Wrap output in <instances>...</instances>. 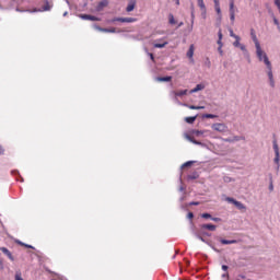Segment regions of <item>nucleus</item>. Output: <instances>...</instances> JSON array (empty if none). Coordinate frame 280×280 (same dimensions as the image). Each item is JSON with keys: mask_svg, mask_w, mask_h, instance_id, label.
I'll return each mask as SVG.
<instances>
[{"mask_svg": "<svg viewBox=\"0 0 280 280\" xmlns=\"http://www.w3.org/2000/svg\"><path fill=\"white\" fill-rule=\"evenodd\" d=\"M265 65L268 69L267 75L269 78V84L272 89H275V77L272 74V63L270 62V59H268V57H265Z\"/></svg>", "mask_w": 280, "mask_h": 280, "instance_id": "1", "label": "nucleus"}, {"mask_svg": "<svg viewBox=\"0 0 280 280\" xmlns=\"http://www.w3.org/2000/svg\"><path fill=\"white\" fill-rule=\"evenodd\" d=\"M225 200L226 202H231L233 206L237 207L240 211H246V206H244V203H242L241 201H237L232 197H226Z\"/></svg>", "mask_w": 280, "mask_h": 280, "instance_id": "2", "label": "nucleus"}, {"mask_svg": "<svg viewBox=\"0 0 280 280\" xmlns=\"http://www.w3.org/2000/svg\"><path fill=\"white\" fill-rule=\"evenodd\" d=\"M250 36H252V40L255 44L256 49H258V54H261V45L259 44V39H257V34H255L254 28L250 30Z\"/></svg>", "mask_w": 280, "mask_h": 280, "instance_id": "3", "label": "nucleus"}, {"mask_svg": "<svg viewBox=\"0 0 280 280\" xmlns=\"http://www.w3.org/2000/svg\"><path fill=\"white\" fill-rule=\"evenodd\" d=\"M116 21L119 23H137V19L135 18H115L110 21V23H115Z\"/></svg>", "mask_w": 280, "mask_h": 280, "instance_id": "4", "label": "nucleus"}, {"mask_svg": "<svg viewBox=\"0 0 280 280\" xmlns=\"http://www.w3.org/2000/svg\"><path fill=\"white\" fill-rule=\"evenodd\" d=\"M256 56L260 62L266 63V58H268V55H266V52L261 49V47H260V52H259V49L256 48Z\"/></svg>", "mask_w": 280, "mask_h": 280, "instance_id": "5", "label": "nucleus"}, {"mask_svg": "<svg viewBox=\"0 0 280 280\" xmlns=\"http://www.w3.org/2000/svg\"><path fill=\"white\" fill-rule=\"evenodd\" d=\"M212 130H215L217 132H224V130H226V126H224V124H213L212 125Z\"/></svg>", "mask_w": 280, "mask_h": 280, "instance_id": "6", "label": "nucleus"}, {"mask_svg": "<svg viewBox=\"0 0 280 280\" xmlns=\"http://www.w3.org/2000/svg\"><path fill=\"white\" fill-rule=\"evenodd\" d=\"M135 8H137V0H130L126 8V12H132Z\"/></svg>", "mask_w": 280, "mask_h": 280, "instance_id": "7", "label": "nucleus"}, {"mask_svg": "<svg viewBox=\"0 0 280 280\" xmlns=\"http://www.w3.org/2000/svg\"><path fill=\"white\" fill-rule=\"evenodd\" d=\"M0 250H1L4 255H7V257H9V259H10L11 261H14V256H12V253L10 252L9 248H7V247H0Z\"/></svg>", "mask_w": 280, "mask_h": 280, "instance_id": "8", "label": "nucleus"}, {"mask_svg": "<svg viewBox=\"0 0 280 280\" xmlns=\"http://www.w3.org/2000/svg\"><path fill=\"white\" fill-rule=\"evenodd\" d=\"M201 229L206 231H215L217 226L214 224H202Z\"/></svg>", "mask_w": 280, "mask_h": 280, "instance_id": "9", "label": "nucleus"}, {"mask_svg": "<svg viewBox=\"0 0 280 280\" xmlns=\"http://www.w3.org/2000/svg\"><path fill=\"white\" fill-rule=\"evenodd\" d=\"M52 5L49 3V1H45V5L42 8V12H49L51 10Z\"/></svg>", "mask_w": 280, "mask_h": 280, "instance_id": "10", "label": "nucleus"}, {"mask_svg": "<svg viewBox=\"0 0 280 280\" xmlns=\"http://www.w3.org/2000/svg\"><path fill=\"white\" fill-rule=\"evenodd\" d=\"M187 58H189L190 60H194V45H190L187 51Z\"/></svg>", "mask_w": 280, "mask_h": 280, "instance_id": "11", "label": "nucleus"}, {"mask_svg": "<svg viewBox=\"0 0 280 280\" xmlns=\"http://www.w3.org/2000/svg\"><path fill=\"white\" fill-rule=\"evenodd\" d=\"M158 82H172V77H158Z\"/></svg>", "mask_w": 280, "mask_h": 280, "instance_id": "12", "label": "nucleus"}, {"mask_svg": "<svg viewBox=\"0 0 280 280\" xmlns=\"http://www.w3.org/2000/svg\"><path fill=\"white\" fill-rule=\"evenodd\" d=\"M203 84H197L195 89L190 90V93H198V91H203Z\"/></svg>", "mask_w": 280, "mask_h": 280, "instance_id": "13", "label": "nucleus"}, {"mask_svg": "<svg viewBox=\"0 0 280 280\" xmlns=\"http://www.w3.org/2000/svg\"><path fill=\"white\" fill-rule=\"evenodd\" d=\"M220 243L223 244V245H226V244H237V241L236 240H224V238H220Z\"/></svg>", "mask_w": 280, "mask_h": 280, "instance_id": "14", "label": "nucleus"}, {"mask_svg": "<svg viewBox=\"0 0 280 280\" xmlns=\"http://www.w3.org/2000/svg\"><path fill=\"white\" fill-rule=\"evenodd\" d=\"M166 45H167V42L155 43L153 44V47H155V49H163V47H165Z\"/></svg>", "mask_w": 280, "mask_h": 280, "instance_id": "15", "label": "nucleus"}, {"mask_svg": "<svg viewBox=\"0 0 280 280\" xmlns=\"http://www.w3.org/2000/svg\"><path fill=\"white\" fill-rule=\"evenodd\" d=\"M168 23L170 25H176V20L174 19V14H168Z\"/></svg>", "mask_w": 280, "mask_h": 280, "instance_id": "16", "label": "nucleus"}, {"mask_svg": "<svg viewBox=\"0 0 280 280\" xmlns=\"http://www.w3.org/2000/svg\"><path fill=\"white\" fill-rule=\"evenodd\" d=\"M197 116H190V117H186L185 121L186 124H194V121H196Z\"/></svg>", "mask_w": 280, "mask_h": 280, "instance_id": "17", "label": "nucleus"}, {"mask_svg": "<svg viewBox=\"0 0 280 280\" xmlns=\"http://www.w3.org/2000/svg\"><path fill=\"white\" fill-rule=\"evenodd\" d=\"M176 97H183V95H187V90H180L175 92Z\"/></svg>", "mask_w": 280, "mask_h": 280, "instance_id": "18", "label": "nucleus"}, {"mask_svg": "<svg viewBox=\"0 0 280 280\" xmlns=\"http://www.w3.org/2000/svg\"><path fill=\"white\" fill-rule=\"evenodd\" d=\"M188 108L190 110H202V109H205V106L190 105V106H188Z\"/></svg>", "mask_w": 280, "mask_h": 280, "instance_id": "19", "label": "nucleus"}, {"mask_svg": "<svg viewBox=\"0 0 280 280\" xmlns=\"http://www.w3.org/2000/svg\"><path fill=\"white\" fill-rule=\"evenodd\" d=\"M273 151L275 154H279V144L277 143V140H273Z\"/></svg>", "mask_w": 280, "mask_h": 280, "instance_id": "20", "label": "nucleus"}, {"mask_svg": "<svg viewBox=\"0 0 280 280\" xmlns=\"http://www.w3.org/2000/svg\"><path fill=\"white\" fill-rule=\"evenodd\" d=\"M215 8V12L219 16H222V10L220 9V3H217Z\"/></svg>", "mask_w": 280, "mask_h": 280, "instance_id": "21", "label": "nucleus"}, {"mask_svg": "<svg viewBox=\"0 0 280 280\" xmlns=\"http://www.w3.org/2000/svg\"><path fill=\"white\" fill-rule=\"evenodd\" d=\"M235 12V1L230 2V13Z\"/></svg>", "mask_w": 280, "mask_h": 280, "instance_id": "22", "label": "nucleus"}, {"mask_svg": "<svg viewBox=\"0 0 280 280\" xmlns=\"http://www.w3.org/2000/svg\"><path fill=\"white\" fill-rule=\"evenodd\" d=\"M275 163L277 164V170H279V161H280V154L277 153L276 156H275Z\"/></svg>", "mask_w": 280, "mask_h": 280, "instance_id": "23", "label": "nucleus"}, {"mask_svg": "<svg viewBox=\"0 0 280 280\" xmlns=\"http://www.w3.org/2000/svg\"><path fill=\"white\" fill-rule=\"evenodd\" d=\"M203 117H205L206 119H215V117H218V116H215V115H213V114H205Z\"/></svg>", "mask_w": 280, "mask_h": 280, "instance_id": "24", "label": "nucleus"}, {"mask_svg": "<svg viewBox=\"0 0 280 280\" xmlns=\"http://www.w3.org/2000/svg\"><path fill=\"white\" fill-rule=\"evenodd\" d=\"M197 3L201 10H205V0H197Z\"/></svg>", "mask_w": 280, "mask_h": 280, "instance_id": "25", "label": "nucleus"}, {"mask_svg": "<svg viewBox=\"0 0 280 280\" xmlns=\"http://www.w3.org/2000/svg\"><path fill=\"white\" fill-rule=\"evenodd\" d=\"M218 36H219L218 45H222V30L219 31Z\"/></svg>", "mask_w": 280, "mask_h": 280, "instance_id": "26", "label": "nucleus"}, {"mask_svg": "<svg viewBox=\"0 0 280 280\" xmlns=\"http://www.w3.org/2000/svg\"><path fill=\"white\" fill-rule=\"evenodd\" d=\"M106 5H108V2H107L106 0L101 1V2L98 3V8H106Z\"/></svg>", "mask_w": 280, "mask_h": 280, "instance_id": "27", "label": "nucleus"}, {"mask_svg": "<svg viewBox=\"0 0 280 280\" xmlns=\"http://www.w3.org/2000/svg\"><path fill=\"white\" fill-rule=\"evenodd\" d=\"M88 21H101V19L94 15H89Z\"/></svg>", "mask_w": 280, "mask_h": 280, "instance_id": "28", "label": "nucleus"}, {"mask_svg": "<svg viewBox=\"0 0 280 280\" xmlns=\"http://www.w3.org/2000/svg\"><path fill=\"white\" fill-rule=\"evenodd\" d=\"M241 38L235 37V42L233 43L234 47H240L242 44H240Z\"/></svg>", "mask_w": 280, "mask_h": 280, "instance_id": "29", "label": "nucleus"}, {"mask_svg": "<svg viewBox=\"0 0 280 280\" xmlns=\"http://www.w3.org/2000/svg\"><path fill=\"white\" fill-rule=\"evenodd\" d=\"M89 14H80L79 19H82L83 21H89Z\"/></svg>", "mask_w": 280, "mask_h": 280, "instance_id": "30", "label": "nucleus"}, {"mask_svg": "<svg viewBox=\"0 0 280 280\" xmlns=\"http://www.w3.org/2000/svg\"><path fill=\"white\" fill-rule=\"evenodd\" d=\"M191 165H194V162L188 161V162L184 163V164L182 165V167H191Z\"/></svg>", "mask_w": 280, "mask_h": 280, "instance_id": "31", "label": "nucleus"}, {"mask_svg": "<svg viewBox=\"0 0 280 280\" xmlns=\"http://www.w3.org/2000/svg\"><path fill=\"white\" fill-rule=\"evenodd\" d=\"M230 21L233 23H235V12L230 13Z\"/></svg>", "mask_w": 280, "mask_h": 280, "instance_id": "32", "label": "nucleus"}, {"mask_svg": "<svg viewBox=\"0 0 280 280\" xmlns=\"http://www.w3.org/2000/svg\"><path fill=\"white\" fill-rule=\"evenodd\" d=\"M192 135H196V137H200V135H205V132L200 130H192Z\"/></svg>", "mask_w": 280, "mask_h": 280, "instance_id": "33", "label": "nucleus"}, {"mask_svg": "<svg viewBox=\"0 0 280 280\" xmlns=\"http://www.w3.org/2000/svg\"><path fill=\"white\" fill-rule=\"evenodd\" d=\"M201 218H203L205 220H209L211 218L210 213H202Z\"/></svg>", "mask_w": 280, "mask_h": 280, "instance_id": "34", "label": "nucleus"}, {"mask_svg": "<svg viewBox=\"0 0 280 280\" xmlns=\"http://www.w3.org/2000/svg\"><path fill=\"white\" fill-rule=\"evenodd\" d=\"M15 280H23V276L21 275V272L15 273Z\"/></svg>", "mask_w": 280, "mask_h": 280, "instance_id": "35", "label": "nucleus"}, {"mask_svg": "<svg viewBox=\"0 0 280 280\" xmlns=\"http://www.w3.org/2000/svg\"><path fill=\"white\" fill-rule=\"evenodd\" d=\"M117 30L115 27L108 28L107 34H115Z\"/></svg>", "mask_w": 280, "mask_h": 280, "instance_id": "36", "label": "nucleus"}, {"mask_svg": "<svg viewBox=\"0 0 280 280\" xmlns=\"http://www.w3.org/2000/svg\"><path fill=\"white\" fill-rule=\"evenodd\" d=\"M96 30H98V32H105L108 34V28H102L100 26H96Z\"/></svg>", "mask_w": 280, "mask_h": 280, "instance_id": "37", "label": "nucleus"}, {"mask_svg": "<svg viewBox=\"0 0 280 280\" xmlns=\"http://www.w3.org/2000/svg\"><path fill=\"white\" fill-rule=\"evenodd\" d=\"M186 139H187V141H190V143H192V141L195 140L194 137H191L189 135L186 136Z\"/></svg>", "mask_w": 280, "mask_h": 280, "instance_id": "38", "label": "nucleus"}, {"mask_svg": "<svg viewBox=\"0 0 280 280\" xmlns=\"http://www.w3.org/2000/svg\"><path fill=\"white\" fill-rule=\"evenodd\" d=\"M230 36H231L232 38L238 37L237 35H235V33H233V30H230Z\"/></svg>", "mask_w": 280, "mask_h": 280, "instance_id": "39", "label": "nucleus"}, {"mask_svg": "<svg viewBox=\"0 0 280 280\" xmlns=\"http://www.w3.org/2000/svg\"><path fill=\"white\" fill-rule=\"evenodd\" d=\"M211 220H212L213 222H222V219H220V218H211Z\"/></svg>", "mask_w": 280, "mask_h": 280, "instance_id": "40", "label": "nucleus"}, {"mask_svg": "<svg viewBox=\"0 0 280 280\" xmlns=\"http://www.w3.org/2000/svg\"><path fill=\"white\" fill-rule=\"evenodd\" d=\"M192 143L195 144V145H201V142L200 141H198V140H192Z\"/></svg>", "mask_w": 280, "mask_h": 280, "instance_id": "41", "label": "nucleus"}, {"mask_svg": "<svg viewBox=\"0 0 280 280\" xmlns=\"http://www.w3.org/2000/svg\"><path fill=\"white\" fill-rule=\"evenodd\" d=\"M275 3L277 5L278 10H280V0H275Z\"/></svg>", "mask_w": 280, "mask_h": 280, "instance_id": "42", "label": "nucleus"}, {"mask_svg": "<svg viewBox=\"0 0 280 280\" xmlns=\"http://www.w3.org/2000/svg\"><path fill=\"white\" fill-rule=\"evenodd\" d=\"M222 270H224L225 272H226V270H229V266H226V265H222Z\"/></svg>", "mask_w": 280, "mask_h": 280, "instance_id": "43", "label": "nucleus"}, {"mask_svg": "<svg viewBox=\"0 0 280 280\" xmlns=\"http://www.w3.org/2000/svg\"><path fill=\"white\" fill-rule=\"evenodd\" d=\"M24 248H32V249H34V246L27 245V244L24 243Z\"/></svg>", "mask_w": 280, "mask_h": 280, "instance_id": "44", "label": "nucleus"}, {"mask_svg": "<svg viewBox=\"0 0 280 280\" xmlns=\"http://www.w3.org/2000/svg\"><path fill=\"white\" fill-rule=\"evenodd\" d=\"M238 47L242 49V51H246V46L241 45V46H238Z\"/></svg>", "mask_w": 280, "mask_h": 280, "instance_id": "45", "label": "nucleus"}, {"mask_svg": "<svg viewBox=\"0 0 280 280\" xmlns=\"http://www.w3.org/2000/svg\"><path fill=\"white\" fill-rule=\"evenodd\" d=\"M269 189H270V191L275 190V186L272 185V183L269 185Z\"/></svg>", "mask_w": 280, "mask_h": 280, "instance_id": "46", "label": "nucleus"}, {"mask_svg": "<svg viewBox=\"0 0 280 280\" xmlns=\"http://www.w3.org/2000/svg\"><path fill=\"white\" fill-rule=\"evenodd\" d=\"M190 205H194L195 207H198V205H200V202L195 201V202H190Z\"/></svg>", "mask_w": 280, "mask_h": 280, "instance_id": "47", "label": "nucleus"}, {"mask_svg": "<svg viewBox=\"0 0 280 280\" xmlns=\"http://www.w3.org/2000/svg\"><path fill=\"white\" fill-rule=\"evenodd\" d=\"M273 23H275V25H279V20L275 19Z\"/></svg>", "mask_w": 280, "mask_h": 280, "instance_id": "48", "label": "nucleus"}, {"mask_svg": "<svg viewBox=\"0 0 280 280\" xmlns=\"http://www.w3.org/2000/svg\"><path fill=\"white\" fill-rule=\"evenodd\" d=\"M18 244H19L20 246H25V243H23V242H21V241H19Z\"/></svg>", "mask_w": 280, "mask_h": 280, "instance_id": "49", "label": "nucleus"}, {"mask_svg": "<svg viewBox=\"0 0 280 280\" xmlns=\"http://www.w3.org/2000/svg\"><path fill=\"white\" fill-rule=\"evenodd\" d=\"M218 3H220V0H214V7H217Z\"/></svg>", "mask_w": 280, "mask_h": 280, "instance_id": "50", "label": "nucleus"}, {"mask_svg": "<svg viewBox=\"0 0 280 280\" xmlns=\"http://www.w3.org/2000/svg\"><path fill=\"white\" fill-rule=\"evenodd\" d=\"M176 5H180V0H175Z\"/></svg>", "mask_w": 280, "mask_h": 280, "instance_id": "51", "label": "nucleus"}, {"mask_svg": "<svg viewBox=\"0 0 280 280\" xmlns=\"http://www.w3.org/2000/svg\"><path fill=\"white\" fill-rule=\"evenodd\" d=\"M219 45H220L219 51H220V54H222V44H219Z\"/></svg>", "mask_w": 280, "mask_h": 280, "instance_id": "52", "label": "nucleus"}, {"mask_svg": "<svg viewBox=\"0 0 280 280\" xmlns=\"http://www.w3.org/2000/svg\"><path fill=\"white\" fill-rule=\"evenodd\" d=\"M188 218H194V213L192 212H190V213H188Z\"/></svg>", "mask_w": 280, "mask_h": 280, "instance_id": "53", "label": "nucleus"}, {"mask_svg": "<svg viewBox=\"0 0 280 280\" xmlns=\"http://www.w3.org/2000/svg\"><path fill=\"white\" fill-rule=\"evenodd\" d=\"M4 150L2 147H0V154H3Z\"/></svg>", "mask_w": 280, "mask_h": 280, "instance_id": "54", "label": "nucleus"}, {"mask_svg": "<svg viewBox=\"0 0 280 280\" xmlns=\"http://www.w3.org/2000/svg\"><path fill=\"white\" fill-rule=\"evenodd\" d=\"M150 58H151V60H154V55L150 54Z\"/></svg>", "mask_w": 280, "mask_h": 280, "instance_id": "55", "label": "nucleus"}, {"mask_svg": "<svg viewBox=\"0 0 280 280\" xmlns=\"http://www.w3.org/2000/svg\"><path fill=\"white\" fill-rule=\"evenodd\" d=\"M0 268H3V260H0Z\"/></svg>", "mask_w": 280, "mask_h": 280, "instance_id": "56", "label": "nucleus"}, {"mask_svg": "<svg viewBox=\"0 0 280 280\" xmlns=\"http://www.w3.org/2000/svg\"><path fill=\"white\" fill-rule=\"evenodd\" d=\"M223 277H229V273H224Z\"/></svg>", "mask_w": 280, "mask_h": 280, "instance_id": "57", "label": "nucleus"}, {"mask_svg": "<svg viewBox=\"0 0 280 280\" xmlns=\"http://www.w3.org/2000/svg\"><path fill=\"white\" fill-rule=\"evenodd\" d=\"M67 14H68V13H67V12H65V13H63V16H67Z\"/></svg>", "mask_w": 280, "mask_h": 280, "instance_id": "58", "label": "nucleus"}, {"mask_svg": "<svg viewBox=\"0 0 280 280\" xmlns=\"http://www.w3.org/2000/svg\"><path fill=\"white\" fill-rule=\"evenodd\" d=\"M182 25H183V22H180L178 26L180 27Z\"/></svg>", "mask_w": 280, "mask_h": 280, "instance_id": "59", "label": "nucleus"}, {"mask_svg": "<svg viewBox=\"0 0 280 280\" xmlns=\"http://www.w3.org/2000/svg\"><path fill=\"white\" fill-rule=\"evenodd\" d=\"M200 240H201L202 242H205V240H203L202 237H200Z\"/></svg>", "mask_w": 280, "mask_h": 280, "instance_id": "60", "label": "nucleus"}, {"mask_svg": "<svg viewBox=\"0 0 280 280\" xmlns=\"http://www.w3.org/2000/svg\"><path fill=\"white\" fill-rule=\"evenodd\" d=\"M230 2H233V0H230Z\"/></svg>", "mask_w": 280, "mask_h": 280, "instance_id": "61", "label": "nucleus"}]
</instances>
